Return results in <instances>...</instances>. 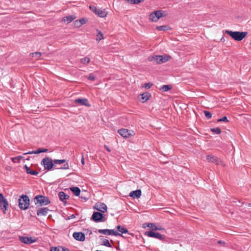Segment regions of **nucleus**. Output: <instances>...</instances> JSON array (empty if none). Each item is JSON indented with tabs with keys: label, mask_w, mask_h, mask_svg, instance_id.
<instances>
[{
	"label": "nucleus",
	"mask_w": 251,
	"mask_h": 251,
	"mask_svg": "<svg viewBox=\"0 0 251 251\" xmlns=\"http://www.w3.org/2000/svg\"><path fill=\"white\" fill-rule=\"evenodd\" d=\"M171 57L169 55H151L148 57V60L156 64H161L167 62Z\"/></svg>",
	"instance_id": "nucleus-1"
},
{
	"label": "nucleus",
	"mask_w": 251,
	"mask_h": 251,
	"mask_svg": "<svg viewBox=\"0 0 251 251\" xmlns=\"http://www.w3.org/2000/svg\"><path fill=\"white\" fill-rule=\"evenodd\" d=\"M225 33L230 35L233 39L236 41L242 40L248 34L247 32L232 31L226 30Z\"/></svg>",
	"instance_id": "nucleus-2"
},
{
	"label": "nucleus",
	"mask_w": 251,
	"mask_h": 251,
	"mask_svg": "<svg viewBox=\"0 0 251 251\" xmlns=\"http://www.w3.org/2000/svg\"><path fill=\"white\" fill-rule=\"evenodd\" d=\"M34 201L36 205L39 204L40 206L47 205L50 203L48 197L41 195L36 196L34 198Z\"/></svg>",
	"instance_id": "nucleus-3"
},
{
	"label": "nucleus",
	"mask_w": 251,
	"mask_h": 251,
	"mask_svg": "<svg viewBox=\"0 0 251 251\" xmlns=\"http://www.w3.org/2000/svg\"><path fill=\"white\" fill-rule=\"evenodd\" d=\"M19 206L22 210H26L28 208L30 204V200L28 197L26 195H22L18 200Z\"/></svg>",
	"instance_id": "nucleus-4"
},
{
	"label": "nucleus",
	"mask_w": 251,
	"mask_h": 251,
	"mask_svg": "<svg viewBox=\"0 0 251 251\" xmlns=\"http://www.w3.org/2000/svg\"><path fill=\"white\" fill-rule=\"evenodd\" d=\"M41 164L44 166L45 170L48 171L51 170L54 165L53 160L49 157H46L42 159Z\"/></svg>",
	"instance_id": "nucleus-5"
},
{
	"label": "nucleus",
	"mask_w": 251,
	"mask_h": 251,
	"mask_svg": "<svg viewBox=\"0 0 251 251\" xmlns=\"http://www.w3.org/2000/svg\"><path fill=\"white\" fill-rule=\"evenodd\" d=\"M145 235L148 236L150 237L158 239L161 241H164L166 238L165 235L161 234L158 232H155L153 230L145 232Z\"/></svg>",
	"instance_id": "nucleus-6"
},
{
	"label": "nucleus",
	"mask_w": 251,
	"mask_h": 251,
	"mask_svg": "<svg viewBox=\"0 0 251 251\" xmlns=\"http://www.w3.org/2000/svg\"><path fill=\"white\" fill-rule=\"evenodd\" d=\"M8 206V202L7 200L4 197L2 193H0V208L3 213H6V211Z\"/></svg>",
	"instance_id": "nucleus-7"
},
{
	"label": "nucleus",
	"mask_w": 251,
	"mask_h": 251,
	"mask_svg": "<svg viewBox=\"0 0 251 251\" xmlns=\"http://www.w3.org/2000/svg\"><path fill=\"white\" fill-rule=\"evenodd\" d=\"M98 232L100 234H104V235H112L114 236H120L121 237H124L123 235L118 233L117 231L115 230L114 229H99Z\"/></svg>",
	"instance_id": "nucleus-8"
},
{
	"label": "nucleus",
	"mask_w": 251,
	"mask_h": 251,
	"mask_svg": "<svg viewBox=\"0 0 251 251\" xmlns=\"http://www.w3.org/2000/svg\"><path fill=\"white\" fill-rule=\"evenodd\" d=\"M103 215L101 213L94 212L91 217V220L96 223H98L104 221V220H103Z\"/></svg>",
	"instance_id": "nucleus-9"
},
{
	"label": "nucleus",
	"mask_w": 251,
	"mask_h": 251,
	"mask_svg": "<svg viewBox=\"0 0 251 251\" xmlns=\"http://www.w3.org/2000/svg\"><path fill=\"white\" fill-rule=\"evenodd\" d=\"M73 237L77 241H84L85 239V234L82 232H75L73 234Z\"/></svg>",
	"instance_id": "nucleus-10"
},
{
	"label": "nucleus",
	"mask_w": 251,
	"mask_h": 251,
	"mask_svg": "<svg viewBox=\"0 0 251 251\" xmlns=\"http://www.w3.org/2000/svg\"><path fill=\"white\" fill-rule=\"evenodd\" d=\"M94 208L102 213L105 212L107 209L106 205L104 203H96Z\"/></svg>",
	"instance_id": "nucleus-11"
},
{
	"label": "nucleus",
	"mask_w": 251,
	"mask_h": 251,
	"mask_svg": "<svg viewBox=\"0 0 251 251\" xmlns=\"http://www.w3.org/2000/svg\"><path fill=\"white\" fill-rule=\"evenodd\" d=\"M20 241L24 244H30L31 243H34L36 241L35 239H33L32 237H24L22 236L20 237Z\"/></svg>",
	"instance_id": "nucleus-12"
},
{
	"label": "nucleus",
	"mask_w": 251,
	"mask_h": 251,
	"mask_svg": "<svg viewBox=\"0 0 251 251\" xmlns=\"http://www.w3.org/2000/svg\"><path fill=\"white\" fill-rule=\"evenodd\" d=\"M206 159L209 162L213 163L217 165L219 164L221 162L219 158L211 155H207L206 156Z\"/></svg>",
	"instance_id": "nucleus-13"
},
{
	"label": "nucleus",
	"mask_w": 251,
	"mask_h": 251,
	"mask_svg": "<svg viewBox=\"0 0 251 251\" xmlns=\"http://www.w3.org/2000/svg\"><path fill=\"white\" fill-rule=\"evenodd\" d=\"M118 132L120 135L125 138L129 137L131 135L130 131L125 128L119 129Z\"/></svg>",
	"instance_id": "nucleus-14"
},
{
	"label": "nucleus",
	"mask_w": 251,
	"mask_h": 251,
	"mask_svg": "<svg viewBox=\"0 0 251 251\" xmlns=\"http://www.w3.org/2000/svg\"><path fill=\"white\" fill-rule=\"evenodd\" d=\"M139 100L142 102H145L150 99L151 97V94L149 92H145L140 95Z\"/></svg>",
	"instance_id": "nucleus-15"
},
{
	"label": "nucleus",
	"mask_w": 251,
	"mask_h": 251,
	"mask_svg": "<svg viewBox=\"0 0 251 251\" xmlns=\"http://www.w3.org/2000/svg\"><path fill=\"white\" fill-rule=\"evenodd\" d=\"M49 211V209L47 207L39 208L37 211V215L38 216H46Z\"/></svg>",
	"instance_id": "nucleus-16"
},
{
	"label": "nucleus",
	"mask_w": 251,
	"mask_h": 251,
	"mask_svg": "<svg viewBox=\"0 0 251 251\" xmlns=\"http://www.w3.org/2000/svg\"><path fill=\"white\" fill-rule=\"evenodd\" d=\"M48 151V149L39 148L37 150L29 151L28 152L25 153L24 154H39L42 152H47Z\"/></svg>",
	"instance_id": "nucleus-17"
},
{
	"label": "nucleus",
	"mask_w": 251,
	"mask_h": 251,
	"mask_svg": "<svg viewBox=\"0 0 251 251\" xmlns=\"http://www.w3.org/2000/svg\"><path fill=\"white\" fill-rule=\"evenodd\" d=\"M142 194L141 190L138 189L135 191H131L129 194V196L133 198H139Z\"/></svg>",
	"instance_id": "nucleus-18"
},
{
	"label": "nucleus",
	"mask_w": 251,
	"mask_h": 251,
	"mask_svg": "<svg viewBox=\"0 0 251 251\" xmlns=\"http://www.w3.org/2000/svg\"><path fill=\"white\" fill-rule=\"evenodd\" d=\"M117 229L121 233H128V234L131 235L132 236H134V234L132 233H129L128 230L126 228L124 227L121 225H118L116 227Z\"/></svg>",
	"instance_id": "nucleus-19"
},
{
	"label": "nucleus",
	"mask_w": 251,
	"mask_h": 251,
	"mask_svg": "<svg viewBox=\"0 0 251 251\" xmlns=\"http://www.w3.org/2000/svg\"><path fill=\"white\" fill-rule=\"evenodd\" d=\"M75 102L81 105L90 106V104L88 103V100L86 99H77L75 100Z\"/></svg>",
	"instance_id": "nucleus-20"
},
{
	"label": "nucleus",
	"mask_w": 251,
	"mask_h": 251,
	"mask_svg": "<svg viewBox=\"0 0 251 251\" xmlns=\"http://www.w3.org/2000/svg\"><path fill=\"white\" fill-rule=\"evenodd\" d=\"M96 14L98 15L100 17L103 18L106 16L107 12L105 9L100 8L98 9Z\"/></svg>",
	"instance_id": "nucleus-21"
},
{
	"label": "nucleus",
	"mask_w": 251,
	"mask_h": 251,
	"mask_svg": "<svg viewBox=\"0 0 251 251\" xmlns=\"http://www.w3.org/2000/svg\"><path fill=\"white\" fill-rule=\"evenodd\" d=\"M59 199L62 201H64L65 200L69 198V196L66 195L64 192H60L58 194Z\"/></svg>",
	"instance_id": "nucleus-22"
},
{
	"label": "nucleus",
	"mask_w": 251,
	"mask_h": 251,
	"mask_svg": "<svg viewBox=\"0 0 251 251\" xmlns=\"http://www.w3.org/2000/svg\"><path fill=\"white\" fill-rule=\"evenodd\" d=\"M147 226L150 227V228H151L152 230H160L161 229V228L157 227L153 223H146L143 225V227L144 228H145Z\"/></svg>",
	"instance_id": "nucleus-23"
},
{
	"label": "nucleus",
	"mask_w": 251,
	"mask_h": 251,
	"mask_svg": "<svg viewBox=\"0 0 251 251\" xmlns=\"http://www.w3.org/2000/svg\"><path fill=\"white\" fill-rule=\"evenodd\" d=\"M70 190L76 196H79L80 194V190L77 187H72L70 188Z\"/></svg>",
	"instance_id": "nucleus-24"
},
{
	"label": "nucleus",
	"mask_w": 251,
	"mask_h": 251,
	"mask_svg": "<svg viewBox=\"0 0 251 251\" xmlns=\"http://www.w3.org/2000/svg\"><path fill=\"white\" fill-rule=\"evenodd\" d=\"M154 15L157 16L158 20L163 17H165L166 14L165 12L161 10H157L154 11Z\"/></svg>",
	"instance_id": "nucleus-25"
},
{
	"label": "nucleus",
	"mask_w": 251,
	"mask_h": 251,
	"mask_svg": "<svg viewBox=\"0 0 251 251\" xmlns=\"http://www.w3.org/2000/svg\"><path fill=\"white\" fill-rule=\"evenodd\" d=\"M75 16L74 15H70L68 16L64 17L63 18V21L64 22L67 21L68 23H70L72 22L75 19Z\"/></svg>",
	"instance_id": "nucleus-26"
},
{
	"label": "nucleus",
	"mask_w": 251,
	"mask_h": 251,
	"mask_svg": "<svg viewBox=\"0 0 251 251\" xmlns=\"http://www.w3.org/2000/svg\"><path fill=\"white\" fill-rule=\"evenodd\" d=\"M156 28L158 31H167L170 29L169 26L167 25L157 26Z\"/></svg>",
	"instance_id": "nucleus-27"
},
{
	"label": "nucleus",
	"mask_w": 251,
	"mask_h": 251,
	"mask_svg": "<svg viewBox=\"0 0 251 251\" xmlns=\"http://www.w3.org/2000/svg\"><path fill=\"white\" fill-rule=\"evenodd\" d=\"M42 53L40 52H32L30 54V55L32 58H34L35 60H38L40 58Z\"/></svg>",
	"instance_id": "nucleus-28"
},
{
	"label": "nucleus",
	"mask_w": 251,
	"mask_h": 251,
	"mask_svg": "<svg viewBox=\"0 0 251 251\" xmlns=\"http://www.w3.org/2000/svg\"><path fill=\"white\" fill-rule=\"evenodd\" d=\"M149 19L151 21L154 22H156L158 20L156 15H154V11L150 14V15H149Z\"/></svg>",
	"instance_id": "nucleus-29"
},
{
	"label": "nucleus",
	"mask_w": 251,
	"mask_h": 251,
	"mask_svg": "<svg viewBox=\"0 0 251 251\" xmlns=\"http://www.w3.org/2000/svg\"><path fill=\"white\" fill-rule=\"evenodd\" d=\"M172 89V86L170 85H163L160 88V90H162L163 92L168 91Z\"/></svg>",
	"instance_id": "nucleus-30"
},
{
	"label": "nucleus",
	"mask_w": 251,
	"mask_h": 251,
	"mask_svg": "<svg viewBox=\"0 0 251 251\" xmlns=\"http://www.w3.org/2000/svg\"><path fill=\"white\" fill-rule=\"evenodd\" d=\"M23 158V156H18L16 157H12L11 158L12 161L14 163H20L21 160Z\"/></svg>",
	"instance_id": "nucleus-31"
},
{
	"label": "nucleus",
	"mask_w": 251,
	"mask_h": 251,
	"mask_svg": "<svg viewBox=\"0 0 251 251\" xmlns=\"http://www.w3.org/2000/svg\"><path fill=\"white\" fill-rule=\"evenodd\" d=\"M210 130H211L212 132H213V133H215V134H220V133H221V129H220L219 127H216V128H210Z\"/></svg>",
	"instance_id": "nucleus-32"
},
{
	"label": "nucleus",
	"mask_w": 251,
	"mask_h": 251,
	"mask_svg": "<svg viewBox=\"0 0 251 251\" xmlns=\"http://www.w3.org/2000/svg\"><path fill=\"white\" fill-rule=\"evenodd\" d=\"M102 245L105 246L107 247H111V245L109 243V241L106 239H103L102 240Z\"/></svg>",
	"instance_id": "nucleus-33"
},
{
	"label": "nucleus",
	"mask_w": 251,
	"mask_h": 251,
	"mask_svg": "<svg viewBox=\"0 0 251 251\" xmlns=\"http://www.w3.org/2000/svg\"><path fill=\"white\" fill-rule=\"evenodd\" d=\"M53 161L55 164H63V163L66 162V160H65V159H60H60H54L53 160Z\"/></svg>",
	"instance_id": "nucleus-34"
},
{
	"label": "nucleus",
	"mask_w": 251,
	"mask_h": 251,
	"mask_svg": "<svg viewBox=\"0 0 251 251\" xmlns=\"http://www.w3.org/2000/svg\"><path fill=\"white\" fill-rule=\"evenodd\" d=\"M203 113L207 119H210L211 118L212 114L209 111L204 110Z\"/></svg>",
	"instance_id": "nucleus-35"
},
{
	"label": "nucleus",
	"mask_w": 251,
	"mask_h": 251,
	"mask_svg": "<svg viewBox=\"0 0 251 251\" xmlns=\"http://www.w3.org/2000/svg\"><path fill=\"white\" fill-rule=\"evenodd\" d=\"M90 62V58L88 57H84L81 59V62L84 64H87Z\"/></svg>",
	"instance_id": "nucleus-36"
},
{
	"label": "nucleus",
	"mask_w": 251,
	"mask_h": 251,
	"mask_svg": "<svg viewBox=\"0 0 251 251\" xmlns=\"http://www.w3.org/2000/svg\"><path fill=\"white\" fill-rule=\"evenodd\" d=\"M143 1L144 0H128V1L132 4H138Z\"/></svg>",
	"instance_id": "nucleus-37"
},
{
	"label": "nucleus",
	"mask_w": 251,
	"mask_h": 251,
	"mask_svg": "<svg viewBox=\"0 0 251 251\" xmlns=\"http://www.w3.org/2000/svg\"><path fill=\"white\" fill-rule=\"evenodd\" d=\"M28 174H30L31 175L36 176L39 174V172L36 171L32 170L30 169L28 172H27Z\"/></svg>",
	"instance_id": "nucleus-38"
},
{
	"label": "nucleus",
	"mask_w": 251,
	"mask_h": 251,
	"mask_svg": "<svg viewBox=\"0 0 251 251\" xmlns=\"http://www.w3.org/2000/svg\"><path fill=\"white\" fill-rule=\"evenodd\" d=\"M228 122V120H227V118L226 116H224L222 117V118L219 119L217 120V122Z\"/></svg>",
	"instance_id": "nucleus-39"
},
{
	"label": "nucleus",
	"mask_w": 251,
	"mask_h": 251,
	"mask_svg": "<svg viewBox=\"0 0 251 251\" xmlns=\"http://www.w3.org/2000/svg\"><path fill=\"white\" fill-rule=\"evenodd\" d=\"M89 8L90 9V10L92 11H93L95 14H96V13L97 12V10L98 9L96 6H95L94 5H90L89 6Z\"/></svg>",
	"instance_id": "nucleus-40"
},
{
	"label": "nucleus",
	"mask_w": 251,
	"mask_h": 251,
	"mask_svg": "<svg viewBox=\"0 0 251 251\" xmlns=\"http://www.w3.org/2000/svg\"><path fill=\"white\" fill-rule=\"evenodd\" d=\"M96 79V75L93 74L91 73L89 76L88 77V79L91 80H95Z\"/></svg>",
	"instance_id": "nucleus-41"
},
{
	"label": "nucleus",
	"mask_w": 251,
	"mask_h": 251,
	"mask_svg": "<svg viewBox=\"0 0 251 251\" xmlns=\"http://www.w3.org/2000/svg\"><path fill=\"white\" fill-rule=\"evenodd\" d=\"M74 24L75 26L76 27H79L81 26V25L80 23L79 22V20L75 21L74 22Z\"/></svg>",
	"instance_id": "nucleus-42"
},
{
	"label": "nucleus",
	"mask_w": 251,
	"mask_h": 251,
	"mask_svg": "<svg viewBox=\"0 0 251 251\" xmlns=\"http://www.w3.org/2000/svg\"><path fill=\"white\" fill-rule=\"evenodd\" d=\"M69 168V166L68 163H66L65 164H63L62 167L60 168V169L63 170H67Z\"/></svg>",
	"instance_id": "nucleus-43"
},
{
	"label": "nucleus",
	"mask_w": 251,
	"mask_h": 251,
	"mask_svg": "<svg viewBox=\"0 0 251 251\" xmlns=\"http://www.w3.org/2000/svg\"><path fill=\"white\" fill-rule=\"evenodd\" d=\"M152 86V83H151V82H149V83H145L144 84V87L146 88V89H150V88L151 87V86Z\"/></svg>",
	"instance_id": "nucleus-44"
},
{
	"label": "nucleus",
	"mask_w": 251,
	"mask_h": 251,
	"mask_svg": "<svg viewBox=\"0 0 251 251\" xmlns=\"http://www.w3.org/2000/svg\"><path fill=\"white\" fill-rule=\"evenodd\" d=\"M61 247H51L50 248V251H61Z\"/></svg>",
	"instance_id": "nucleus-45"
},
{
	"label": "nucleus",
	"mask_w": 251,
	"mask_h": 251,
	"mask_svg": "<svg viewBox=\"0 0 251 251\" xmlns=\"http://www.w3.org/2000/svg\"><path fill=\"white\" fill-rule=\"evenodd\" d=\"M79 21L81 25L85 24L87 21V19L85 18H81V19L79 20Z\"/></svg>",
	"instance_id": "nucleus-46"
},
{
	"label": "nucleus",
	"mask_w": 251,
	"mask_h": 251,
	"mask_svg": "<svg viewBox=\"0 0 251 251\" xmlns=\"http://www.w3.org/2000/svg\"><path fill=\"white\" fill-rule=\"evenodd\" d=\"M98 37L100 38V40L103 39V34L100 31H99Z\"/></svg>",
	"instance_id": "nucleus-47"
},
{
	"label": "nucleus",
	"mask_w": 251,
	"mask_h": 251,
	"mask_svg": "<svg viewBox=\"0 0 251 251\" xmlns=\"http://www.w3.org/2000/svg\"><path fill=\"white\" fill-rule=\"evenodd\" d=\"M60 251H70L69 249L65 248V247H61Z\"/></svg>",
	"instance_id": "nucleus-48"
},
{
	"label": "nucleus",
	"mask_w": 251,
	"mask_h": 251,
	"mask_svg": "<svg viewBox=\"0 0 251 251\" xmlns=\"http://www.w3.org/2000/svg\"><path fill=\"white\" fill-rule=\"evenodd\" d=\"M81 163L82 165H84L85 164V161H84V155H83V154L82 153V157H81Z\"/></svg>",
	"instance_id": "nucleus-49"
},
{
	"label": "nucleus",
	"mask_w": 251,
	"mask_h": 251,
	"mask_svg": "<svg viewBox=\"0 0 251 251\" xmlns=\"http://www.w3.org/2000/svg\"><path fill=\"white\" fill-rule=\"evenodd\" d=\"M25 169L26 173H27V172H28L29 170H30V168L28 167L26 165H25Z\"/></svg>",
	"instance_id": "nucleus-50"
},
{
	"label": "nucleus",
	"mask_w": 251,
	"mask_h": 251,
	"mask_svg": "<svg viewBox=\"0 0 251 251\" xmlns=\"http://www.w3.org/2000/svg\"><path fill=\"white\" fill-rule=\"evenodd\" d=\"M218 243L219 244L224 245L225 244V243L224 241H222L221 240H219L218 241Z\"/></svg>",
	"instance_id": "nucleus-51"
},
{
	"label": "nucleus",
	"mask_w": 251,
	"mask_h": 251,
	"mask_svg": "<svg viewBox=\"0 0 251 251\" xmlns=\"http://www.w3.org/2000/svg\"><path fill=\"white\" fill-rule=\"evenodd\" d=\"M74 218H75V215L74 214H72L68 217V219L70 220Z\"/></svg>",
	"instance_id": "nucleus-52"
},
{
	"label": "nucleus",
	"mask_w": 251,
	"mask_h": 251,
	"mask_svg": "<svg viewBox=\"0 0 251 251\" xmlns=\"http://www.w3.org/2000/svg\"><path fill=\"white\" fill-rule=\"evenodd\" d=\"M104 148L108 151L110 152L111 150L106 145H104Z\"/></svg>",
	"instance_id": "nucleus-53"
},
{
	"label": "nucleus",
	"mask_w": 251,
	"mask_h": 251,
	"mask_svg": "<svg viewBox=\"0 0 251 251\" xmlns=\"http://www.w3.org/2000/svg\"><path fill=\"white\" fill-rule=\"evenodd\" d=\"M80 198H81V199L84 200L85 201H87V200L88 199L87 198H85V197H82V196L80 197Z\"/></svg>",
	"instance_id": "nucleus-54"
},
{
	"label": "nucleus",
	"mask_w": 251,
	"mask_h": 251,
	"mask_svg": "<svg viewBox=\"0 0 251 251\" xmlns=\"http://www.w3.org/2000/svg\"><path fill=\"white\" fill-rule=\"evenodd\" d=\"M249 206L251 207V203L248 204Z\"/></svg>",
	"instance_id": "nucleus-55"
},
{
	"label": "nucleus",
	"mask_w": 251,
	"mask_h": 251,
	"mask_svg": "<svg viewBox=\"0 0 251 251\" xmlns=\"http://www.w3.org/2000/svg\"><path fill=\"white\" fill-rule=\"evenodd\" d=\"M27 160H29V157H28V158L26 159Z\"/></svg>",
	"instance_id": "nucleus-56"
}]
</instances>
